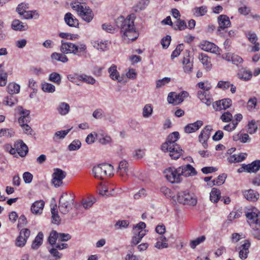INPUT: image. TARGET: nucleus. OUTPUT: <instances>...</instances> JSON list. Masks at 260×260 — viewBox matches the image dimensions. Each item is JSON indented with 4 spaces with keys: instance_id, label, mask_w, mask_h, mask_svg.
Wrapping results in <instances>:
<instances>
[{
    "instance_id": "nucleus-1",
    "label": "nucleus",
    "mask_w": 260,
    "mask_h": 260,
    "mask_svg": "<svg viewBox=\"0 0 260 260\" xmlns=\"http://www.w3.org/2000/svg\"><path fill=\"white\" fill-rule=\"evenodd\" d=\"M135 19V14H132L126 19L123 16H120L115 20L116 26L120 28L122 39L127 43L136 40L139 36L134 25Z\"/></svg>"
},
{
    "instance_id": "nucleus-2",
    "label": "nucleus",
    "mask_w": 260,
    "mask_h": 260,
    "mask_svg": "<svg viewBox=\"0 0 260 260\" xmlns=\"http://www.w3.org/2000/svg\"><path fill=\"white\" fill-rule=\"evenodd\" d=\"M71 7L84 21L89 23L93 19V12L85 3L81 4V2H74L71 4Z\"/></svg>"
},
{
    "instance_id": "nucleus-3",
    "label": "nucleus",
    "mask_w": 260,
    "mask_h": 260,
    "mask_svg": "<svg viewBox=\"0 0 260 260\" xmlns=\"http://www.w3.org/2000/svg\"><path fill=\"white\" fill-rule=\"evenodd\" d=\"M60 51L63 54L73 53L74 55H81V53H86L87 47L84 44H80L78 45L70 43L64 42L61 41Z\"/></svg>"
},
{
    "instance_id": "nucleus-4",
    "label": "nucleus",
    "mask_w": 260,
    "mask_h": 260,
    "mask_svg": "<svg viewBox=\"0 0 260 260\" xmlns=\"http://www.w3.org/2000/svg\"><path fill=\"white\" fill-rule=\"evenodd\" d=\"M113 167L109 164H101L95 166L92 169V172L96 179L104 180L107 177L113 175Z\"/></svg>"
},
{
    "instance_id": "nucleus-5",
    "label": "nucleus",
    "mask_w": 260,
    "mask_h": 260,
    "mask_svg": "<svg viewBox=\"0 0 260 260\" xmlns=\"http://www.w3.org/2000/svg\"><path fill=\"white\" fill-rule=\"evenodd\" d=\"M74 198L71 194L63 193L60 196L59 201L58 208L60 212L63 214H67L72 208Z\"/></svg>"
},
{
    "instance_id": "nucleus-6",
    "label": "nucleus",
    "mask_w": 260,
    "mask_h": 260,
    "mask_svg": "<svg viewBox=\"0 0 260 260\" xmlns=\"http://www.w3.org/2000/svg\"><path fill=\"white\" fill-rule=\"evenodd\" d=\"M177 201L183 205L194 206L197 200L194 194L188 190L181 191L177 193Z\"/></svg>"
},
{
    "instance_id": "nucleus-7",
    "label": "nucleus",
    "mask_w": 260,
    "mask_h": 260,
    "mask_svg": "<svg viewBox=\"0 0 260 260\" xmlns=\"http://www.w3.org/2000/svg\"><path fill=\"white\" fill-rule=\"evenodd\" d=\"M161 149L164 152H169L170 156L174 159L179 158L183 152L182 149L178 144L174 145L163 143L161 146Z\"/></svg>"
},
{
    "instance_id": "nucleus-8",
    "label": "nucleus",
    "mask_w": 260,
    "mask_h": 260,
    "mask_svg": "<svg viewBox=\"0 0 260 260\" xmlns=\"http://www.w3.org/2000/svg\"><path fill=\"white\" fill-rule=\"evenodd\" d=\"M164 174L167 180L172 183L181 181L180 172L178 171V168L170 167L164 171Z\"/></svg>"
},
{
    "instance_id": "nucleus-9",
    "label": "nucleus",
    "mask_w": 260,
    "mask_h": 260,
    "mask_svg": "<svg viewBox=\"0 0 260 260\" xmlns=\"http://www.w3.org/2000/svg\"><path fill=\"white\" fill-rule=\"evenodd\" d=\"M188 95V93L185 91H182L178 94L173 92L169 94L167 100L169 103L177 105L182 102Z\"/></svg>"
},
{
    "instance_id": "nucleus-10",
    "label": "nucleus",
    "mask_w": 260,
    "mask_h": 260,
    "mask_svg": "<svg viewBox=\"0 0 260 260\" xmlns=\"http://www.w3.org/2000/svg\"><path fill=\"white\" fill-rule=\"evenodd\" d=\"M246 216L248 223L252 229L255 226H260V212L257 209L247 213Z\"/></svg>"
},
{
    "instance_id": "nucleus-11",
    "label": "nucleus",
    "mask_w": 260,
    "mask_h": 260,
    "mask_svg": "<svg viewBox=\"0 0 260 260\" xmlns=\"http://www.w3.org/2000/svg\"><path fill=\"white\" fill-rule=\"evenodd\" d=\"M30 234V231L28 229H22L21 230L19 235L16 240V245L20 247L24 246Z\"/></svg>"
},
{
    "instance_id": "nucleus-12",
    "label": "nucleus",
    "mask_w": 260,
    "mask_h": 260,
    "mask_svg": "<svg viewBox=\"0 0 260 260\" xmlns=\"http://www.w3.org/2000/svg\"><path fill=\"white\" fill-rule=\"evenodd\" d=\"M52 176V183L55 186L59 187L62 183V180L66 177V173L60 169H55Z\"/></svg>"
},
{
    "instance_id": "nucleus-13",
    "label": "nucleus",
    "mask_w": 260,
    "mask_h": 260,
    "mask_svg": "<svg viewBox=\"0 0 260 260\" xmlns=\"http://www.w3.org/2000/svg\"><path fill=\"white\" fill-rule=\"evenodd\" d=\"M201 48L206 51L210 52L216 54H220L221 50L214 44L207 41H204L201 43Z\"/></svg>"
},
{
    "instance_id": "nucleus-14",
    "label": "nucleus",
    "mask_w": 260,
    "mask_h": 260,
    "mask_svg": "<svg viewBox=\"0 0 260 260\" xmlns=\"http://www.w3.org/2000/svg\"><path fill=\"white\" fill-rule=\"evenodd\" d=\"M212 130V127L210 125L206 126L201 131L199 136V141L202 143L204 148H207L208 147L207 140L210 137V132Z\"/></svg>"
},
{
    "instance_id": "nucleus-15",
    "label": "nucleus",
    "mask_w": 260,
    "mask_h": 260,
    "mask_svg": "<svg viewBox=\"0 0 260 260\" xmlns=\"http://www.w3.org/2000/svg\"><path fill=\"white\" fill-rule=\"evenodd\" d=\"M178 171L180 172L181 176H193L197 174L195 169L189 164L178 167Z\"/></svg>"
},
{
    "instance_id": "nucleus-16",
    "label": "nucleus",
    "mask_w": 260,
    "mask_h": 260,
    "mask_svg": "<svg viewBox=\"0 0 260 260\" xmlns=\"http://www.w3.org/2000/svg\"><path fill=\"white\" fill-rule=\"evenodd\" d=\"M232 105V101L230 99H225L213 103L212 104L213 108L216 111L226 110Z\"/></svg>"
},
{
    "instance_id": "nucleus-17",
    "label": "nucleus",
    "mask_w": 260,
    "mask_h": 260,
    "mask_svg": "<svg viewBox=\"0 0 260 260\" xmlns=\"http://www.w3.org/2000/svg\"><path fill=\"white\" fill-rule=\"evenodd\" d=\"M250 245V241L248 240H246L244 241V243L238 248L239 250V256L241 259L243 260L247 257Z\"/></svg>"
},
{
    "instance_id": "nucleus-18",
    "label": "nucleus",
    "mask_w": 260,
    "mask_h": 260,
    "mask_svg": "<svg viewBox=\"0 0 260 260\" xmlns=\"http://www.w3.org/2000/svg\"><path fill=\"white\" fill-rule=\"evenodd\" d=\"M183 70L185 73H189L192 72L193 68V61L190 60L189 52L188 50L185 51V55L182 61Z\"/></svg>"
},
{
    "instance_id": "nucleus-19",
    "label": "nucleus",
    "mask_w": 260,
    "mask_h": 260,
    "mask_svg": "<svg viewBox=\"0 0 260 260\" xmlns=\"http://www.w3.org/2000/svg\"><path fill=\"white\" fill-rule=\"evenodd\" d=\"M219 26L217 32H220L221 29H224L231 25V22L229 18L225 15H221L218 17Z\"/></svg>"
},
{
    "instance_id": "nucleus-20",
    "label": "nucleus",
    "mask_w": 260,
    "mask_h": 260,
    "mask_svg": "<svg viewBox=\"0 0 260 260\" xmlns=\"http://www.w3.org/2000/svg\"><path fill=\"white\" fill-rule=\"evenodd\" d=\"M17 153L21 157L25 156L28 153V147L22 140L17 141L15 144Z\"/></svg>"
},
{
    "instance_id": "nucleus-21",
    "label": "nucleus",
    "mask_w": 260,
    "mask_h": 260,
    "mask_svg": "<svg viewBox=\"0 0 260 260\" xmlns=\"http://www.w3.org/2000/svg\"><path fill=\"white\" fill-rule=\"evenodd\" d=\"M203 124V122L201 120L190 123L186 125L184 127V132L186 133H191L198 130Z\"/></svg>"
},
{
    "instance_id": "nucleus-22",
    "label": "nucleus",
    "mask_w": 260,
    "mask_h": 260,
    "mask_svg": "<svg viewBox=\"0 0 260 260\" xmlns=\"http://www.w3.org/2000/svg\"><path fill=\"white\" fill-rule=\"evenodd\" d=\"M243 170L248 172H256L260 169V160H256L248 165H243Z\"/></svg>"
},
{
    "instance_id": "nucleus-23",
    "label": "nucleus",
    "mask_w": 260,
    "mask_h": 260,
    "mask_svg": "<svg viewBox=\"0 0 260 260\" xmlns=\"http://www.w3.org/2000/svg\"><path fill=\"white\" fill-rule=\"evenodd\" d=\"M64 19L66 23L71 27H76L79 25L78 20L70 12L65 14Z\"/></svg>"
},
{
    "instance_id": "nucleus-24",
    "label": "nucleus",
    "mask_w": 260,
    "mask_h": 260,
    "mask_svg": "<svg viewBox=\"0 0 260 260\" xmlns=\"http://www.w3.org/2000/svg\"><path fill=\"white\" fill-rule=\"evenodd\" d=\"M243 195L246 200L252 202L256 201L259 198L258 192L251 189L243 191Z\"/></svg>"
},
{
    "instance_id": "nucleus-25",
    "label": "nucleus",
    "mask_w": 260,
    "mask_h": 260,
    "mask_svg": "<svg viewBox=\"0 0 260 260\" xmlns=\"http://www.w3.org/2000/svg\"><path fill=\"white\" fill-rule=\"evenodd\" d=\"M128 163L125 160L121 161L118 166L117 174L122 177H125L127 175Z\"/></svg>"
},
{
    "instance_id": "nucleus-26",
    "label": "nucleus",
    "mask_w": 260,
    "mask_h": 260,
    "mask_svg": "<svg viewBox=\"0 0 260 260\" xmlns=\"http://www.w3.org/2000/svg\"><path fill=\"white\" fill-rule=\"evenodd\" d=\"M11 27L13 29L16 31L25 30L28 28V26L26 23H24L18 19H15L12 21Z\"/></svg>"
},
{
    "instance_id": "nucleus-27",
    "label": "nucleus",
    "mask_w": 260,
    "mask_h": 260,
    "mask_svg": "<svg viewBox=\"0 0 260 260\" xmlns=\"http://www.w3.org/2000/svg\"><path fill=\"white\" fill-rule=\"evenodd\" d=\"M199 59L204 65L206 71H209L211 70L212 64L210 61V58L204 53H201L199 56Z\"/></svg>"
},
{
    "instance_id": "nucleus-28",
    "label": "nucleus",
    "mask_w": 260,
    "mask_h": 260,
    "mask_svg": "<svg viewBox=\"0 0 260 260\" xmlns=\"http://www.w3.org/2000/svg\"><path fill=\"white\" fill-rule=\"evenodd\" d=\"M44 206V202L42 201L35 202L31 207V212L36 214H41Z\"/></svg>"
},
{
    "instance_id": "nucleus-29",
    "label": "nucleus",
    "mask_w": 260,
    "mask_h": 260,
    "mask_svg": "<svg viewBox=\"0 0 260 260\" xmlns=\"http://www.w3.org/2000/svg\"><path fill=\"white\" fill-rule=\"evenodd\" d=\"M198 96L203 103L208 106L213 103L212 98L209 95H207L205 91H199Z\"/></svg>"
},
{
    "instance_id": "nucleus-30",
    "label": "nucleus",
    "mask_w": 260,
    "mask_h": 260,
    "mask_svg": "<svg viewBox=\"0 0 260 260\" xmlns=\"http://www.w3.org/2000/svg\"><path fill=\"white\" fill-rule=\"evenodd\" d=\"M70 109L69 105L65 102L60 103L57 108L58 112L61 115L67 114L69 112Z\"/></svg>"
},
{
    "instance_id": "nucleus-31",
    "label": "nucleus",
    "mask_w": 260,
    "mask_h": 260,
    "mask_svg": "<svg viewBox=\"0 0 260 260\" xmlns=\"http://www.w3.org/2000/svg\"><path fill=\"white\" fill-rule=\"evenodd\" d=\"M43 234L39 232L31 244V248L34 249H37L42 244L43 239Z\"/></svg>"
},
{
    "instance_id": "nucleus-32",
    "label": "nucleus",
    "mask_w": 260,
    "mask_h": 260,
    "mask_svg": "<svg viewBox=\"0 0 260 260\" xmlns=\"http://www.w3.org/2000/svg\"><path fill=\"white\" fill-rule=\"evenodd\" d=\"M220 191L216 188H213L210 193V199L213 203H217L220 198Z\"/></svg>"
},
{
    "instance_id": "nucleus-33",
    "label": "nucleus",
    "mask_w": 260,
    "mask_h": 260,
    "mask_svg": "<svg viewBox=\"0 0 260 260\" xmlns=\"http://www.w3.org/2000/svg\"><path fill=\"white\" fill-rule=\"evenodd\" d=\"M246 153H240L238 155L234 154L231 155L229 158V161L231 163L239 162L243 160L246 156Z\"/></svg>"
},
{
    "instance_id": "nucleus-34",
    "label": "nucleus",
    "mask_w": 260,
    "mask_h": 260,
    "mask_svg": "<svg viewBox=\"0 0 260 260\" xmlns=\"http://www.w3.org/2000/svg\"><path fill=\"white\" fill-rule=\"evenodd\" d=\"M149 0H140L138 4L134 7V11L135 12L143 10L149 5Z\"/></svg>"
},
{
    "instance_id": "nucleus-35",
    "label": "nucleus",
    "mask_w": 260,
    "mask_h": 260,
    "mask_svg": "<svg viewBox=\"0 0 260 260\" xmlns=\"http://www.w3.org/2000/svg\"><path fill=\"white\" fill-rule=\"evenodd\" d=\"M179 138V134L178 132H174L170 134L167 138V141L165 143L168 144H177L176 141Z\"/></svg>"
},
{
    "instance_id": "nucleus-36",
    "label": "nucleus",
    "mask_w": 260,
    "mask_h": 260,
    "mask_svg": "<svg viewBox=\"0 0 260 260\" xmlns=\"http://www.w3.org/2000/svg\"><path fill=\"white\" fill-rule=\"evenodd\" d=\"M238 75L239 78L244 81L249 80L252 76L251 72L246 69L241 70Z\"/></svg>"
},
{
    "instance_id": "nucleus-37",
    "label": "nucleus",
    "mask_w": 260,
    "mask_h": 260,
    "mask_svg": "<svg viewBox=\"0 0 260 260\" xmlns=\"http://www.w3.org/2000/svg\"><path fill=\"white\" fill-rule=\"evenodd\" d=\"M51 211L53 223L55 224H59L60 221V218L58 214L56 205H54L53 207L51 208Z\"/></svg>"
},
{
    "instance_id": "nucleus-38",
    "label": "nucleus",
    "mask_w": 260,
    "mask_h": 260,
    "mask_svg": "<svg viewBox=\"0 0 260 260\" xmlns=\"http://www.w3.org/2000/svg\"><path fill=\"white\" fill-rule=\"evenodd\" d=\"M20 86L15 83H11L7 86V91L8 93L12 95L19 92Z\"/></svg>"
},
{
    "instance_id": "nucleus-39",
    "label": "nucleus",
    "mask_w": 260,
    "mask_h": 260,
    "mask_svg": "<svg viewBox=\"0 0 260 260\" xmlns=\"http://www.w3.org/2000/svg\"><path fill=\"white\" fill-rule=\"evenodd\" d=\"M108 72L110 73V77L112 80H119V74L117 71V67L115 65H112L108 69Z\"/></svg>"
},
{
    "instance_id": "nucleus-40",
    "label": "nucleus",
    "mask_w": 260,
    "mask_h": 260,
    "mask_svg": "<svg viewBox=\"0 0 260 260\" xmlns=\"http://www.w3.org/2000/svg\"><path fill=\"white\" fill-rule=\"evenodd\" d=\"M107 41H96L94 43V47L100 51H105L107 48Z\"/></svg>"
},
{
    "instance_id": "nucleus-41",
    "label": "nucleus",
    "mask_w": 260,
    "mask_h": 260,
    "mask_svg": "<svg viewBox=\"0 0 260 260\" xmlns=\"http://www.w3.org/2000/svg\"><path fill=\"white\" fill-rule=\"evenodd\" d=\"M206 240L205 236H202L194 240L190 241L189 246L192 249H194L198 245L203 243Z\"/></svg>"
},
{
    "instance_id": "nucleus-42",
    "label": "nucleus",
    "mask_w": 260,
    "mask_h": 260,
    "mask_svg": "<svg viewBox=\"0 0 260 260\" xmlns=\"http://www.w3.org/2000/svg\"><path fill=\"white\" fill-rule=\"evenodd\" d=\"M257 129V126L256 125V122L254 120H252L247 125V132L250 134H254Z\"/></svg>"
},
{
    "instance_id": "nucleus-43",
    "label": "nucleus",
    "mask_w": 260,
    "mask_h": 260,
    "mask_svg": "<svg viewBox=\"0 0 260 260\" xmlns=\"http://www.w3.org/2000/svg\"><path fill=\"white\" fill-rule=\"evenodd\" d=\"M71 128L68 129L66 131H60L56 132L53 137V140L56 141L58 139H63L69 133Z\"/></svg>"
},
{
    "instance_id": "nucleus-44",
    "label": "nucleus",
    "mask_w": 260,
    "mask_h": 260,
    "mask_svg": "<svg viewBox=\"0 0 260 260\" xmlns=\"http://www.w3.org/2000/svg\"><path fill=\"white\" fill-rule=\"evenodd\" d=\"M49 80L57 85H59L61 83L60 75L57 73H51L49 76Z\"/></svg>"
},
{
    "instance_id": "nucleus-45",
    "label": "nucleus",
    "mask_w": 260,
    "mask_h": 260,
    "mask_svg": "<svg viewBox=\"0 0 260 260\" xmlns=\"http://www.w3.org/2000/svg\"><path fill=\"white\" fill-rule=\"evenodd\" d=\"M59 240V234L55 231H52L49 236L48 242L51 245L55 243L56 240Z\"/></svg>"
},
{
    "instance_id": "nucleus-46",
    "label": "nucleus",
    "mask_w": 260,
    "mask_h": 260,
    "mask_svg": "<svg viewBox=\"0 0 260 260\" xmlns=\"http://www.w3.org/2000/svg\"><path fill=\"white\" fill-rule=\"evenodd\" d=\"M17 100L12 95L10 94L5 98L3 102L4 104L6 105L12 106L17 103Z\"/></svg>"
},
{
    "instance_id": "nucleus-47",
    "label": "nucleus",
    "mask_w": 260,
    "mask_h": 260,
    "mask_svg": "<svg viewBox=\"0 0 260 260\" xmlns=\"http://www.w3.org/2000/svg\"><path fill=\"white\" fill-rule=\"evenodd\" d=\"M81 146V142L78 140H74L68 146L70 151L78 150Z\"/></svg>"
},
{
    "instance_id": "nucleus-48",
    "label": "nucleus",
    "mask_w": 260,
    "mask_h": 260,
    "mask_svg": "<svg viewBox=\"0 0 260 260\" xmlns=\"http://www.w3.org/2000/svg\"><path fill=\"white\" fill-rule=\"evenodd\" d=\"M153 108L150 104L146 105L143 109V116L146 118L149 117L152 113Z\"/></svg>"
},
{
    "instance_id": "nucleus-49",
    "label": "nucleus",
    "mask_w": 260,
    "mask_h": 260,
    "mask_svg": "<svg viewBox=\"0 0 260 260\" xmlns=\"http://www.w3.org/2000/svg\"><path fill=\"white\" fill-rule=\"evenodd\" d=\"M79 79L80 80L91 85H93L95 83V80L93 77L86 75H80L79 76Z\"/></svg>"
},
{
    "instance_id": "nucleus-50",
    "label": "nucleus",
    "mask_w": 260,
    "mask_h": 260,
    "mask_svg": "<svg viewBox=\"0 0 260 260\" xmlns=\"http://www.w3.org/2000/svg\"><path fill=\"white\" fill-rule=\"evenodd\" d=\"M129 223V222L128 220H118L114 225V228L116 230L126 228L128 226Z\"/></svg>"
},
{
    "instance_id": "nucleus-51",
    "label": "nucleus",
    "mask_w": 260,
    "mask_h": 260,
    "mask_svg": "<svg viewBox=\"0 0 260 260\" xmlns=\"http://www.w3.org/2000/svg\"><path fill=\"white\" fill-rule=\"evenodd\" d=\"M225 178H226V175L224 174L220 175L218 176V177L216 179L212 181V184H210V185H220L224 183Z\"/></svg>"
},
{
    "instance_id": "nucleus-52",
    "label": "nucleus",
    "mask_w": 260,
    "mask_h": 260,
    "mask_svg": "<svg viewBox=\"0 0 260 260\" xmlns=\"http://www.w3.org/2000/svg\"><path fill=\"white\" fill-rule=\"evenodd\" d=\"M194 13L198 16H201L204 15L207 12V7L205 6H202L200 7H196L194 9Z\"/></svg>"
},
{
    "instance_id": "nucleus-53",
    "label": "nucleus",
    "mask_w": 260,
    "mask_h": 260,
    "mask_svg": "<svg viewBox=\"0 0 260 260\" xmlns=\"http://www.w3.org/2000/svg\"><path fill=\"white\" fill-rule=\"evenodd\" d=\"M55 89V86L50 83H45L42 85V89L45 92H53Z\"/></svg>"
},
{
    "instance_id": "nucleus-54",
    "label": "nucleus",
    "mask_w": 260,
    "mask_h": 260,
    "mask_svg": "<svg viewBox=\"0 0 260 260\" xmlns=\"http://www.w3.org/2000/svg\"><path fill=\"white\" fill-rule=\"evenodd\" d=\"M171 81L170 78L165 77L156 81V87L159 88L169 83Z\"/></svg>"
},
{
    "instance_id": "nucleus-55",
    "label": "nucleus",
    "mask_w": 260,
    "mask_h": 260,
    "mask_svg": "<svg viewBox=\"0 0 260 260\" xmlns=\"http://www.w3.org/2000/svg\"><path fill=\"white\" fill-rule=\"evenodd\" d=\"M257 105V99L255 97L250 99L247 102V109L251 110L255 108Z\"/></svg>"
},
{
    "instance_id": "nucleus-56",
    "label": "nucleus",
    "mask_w": 260,
    "mask_h": 260,
    "mask_svg": "<svg viewBox=\"0 0 260 260\" xmlns=\"http://www.w3.org/2000/svg\"><path fill=\"white\" fill-rule=\"evenodd\" d=\"M246 36L248 40L252 43H255L257 41V36L254 32L248 31L246 33Z\"/></svg>"
},
{
    "instance_id": "nucleus-57",
    "label": "nucleus",
    "mask_w": 260,
    "mask_h": 260,
    "mask_svg": "<svg viewBox=\"0 0 260 260\" xmlns=\"http://www.w3.org/2000/svg\"><path fill=\"white\" fill-rule=\"evenodd\" d=\"M232 118L233 116L229 112H225L223 113L220 117L221 120L225 122L231 121Z\"/></svg>"
},
{
    "instance_id": "nucleus-58",
    "label": "nucleus",
    "mask_w": 260,
    "mask_h": 260,
    "mask_svg": "<svg viewBox=\"0 0 260 260\" xmlns=\"http://www.w3.org/2000/svg\"><path fill=\"white\" fill-rule=\"evenodd\" d=\"M171 40V38L170 36H167L163 38L161 40V44L164 48H167L169 46Z\"/></svg>"
},
{
    "instance_id": "nucleus-59",
    "label": "nucleus",
    "mask_w": 260,
    "mask_h": 260,
    "mask_svg": "<svg viewBox=\"0 0 260 260\" xmlns=\"http://www.w3.org/2000/svg\"><path fill=\"white\" fill-rule=\"evenodd\" d=\"M176 23V25L178 27V29L180 30H184L187 27L186 22L183 20H181L180 18H178L177 20Z\"/></svg>"
},
{
    "instance_id": "nucleus-60",
    "label": "nucleus",
    "mask_w": 260,
    "mask_h": 260,
    "mask_svg": "<svg viewBox=\"0 0 260 260\" xmlns=\"http://www.w3.org/2000/svg\"><path fill=\"white\" fill-rule=\"evenodd\" d=\"M27 9H28L27 4H24V3H21L19 5H18V6L16 9V11L20 15H22L24 11H25Z\"/></svg>"
},
{
    "instance_id": "nucleus-61",
    "label": "nucleus",
    "mask_w": 260,
    "mask_h": 260,
    "mask_svg": "<svg viewBox=\"0 0 260 260\" xmlns=\"http://www.w3.org/2000/svg\"><path fill=\"white\" fill-rule=\"evenodd\" d=\"M231 86V84L229 81H220L218 82L217 87L223 90L228 89Z\"/></svg>"
},
{
    "instance_id": "nucleus-62",
    "label": "nucleus",
    "mask_w": 260,
    "mask_h": 260,
    "mask_svg": "<svg viewBox=\"0 0 260 260\" xmlns=\"http://www.w3.org/2000/svg\"><path fill=\"white\" fill-rule=\"evenodd\" d=\"M32 175L29 172H26L23 174V179L26 183H29L32 179Z\"/></svg>"
},
{
    "instance_id": "nucleus-63",
    "label": "nucleus",
    "mask_w": 260,
    "mask_h": 260,
    "mask_svg": "<svg viewBox=\"0 0 260 260\" xmlns=\"http://www.w3.org/2000/svg\"><path fill=\"white\" fill-rule=\"evenodd\" d=\"M231 61L233 64L238 65L243 62V59L238 55H233L231 56Z\"/></svg>"
},
{
    "instance_id": "nucleus-64",
    "label": "nucleus",
    "mask_w": 260,
    "mask_h": 260,
    "mask_svg": "<svg viewBox=\"0 0 260 260\" xmlns=\"http://www.w3.org/2000/svg\"><path fill=\"white\" fill-rule=\"evenodd\" d=\"M27 219L24 215H22L20 216L18 220V223L17 224V228H20V227L23 226L27 224Z\"/></svg>"
}]
</instances>
